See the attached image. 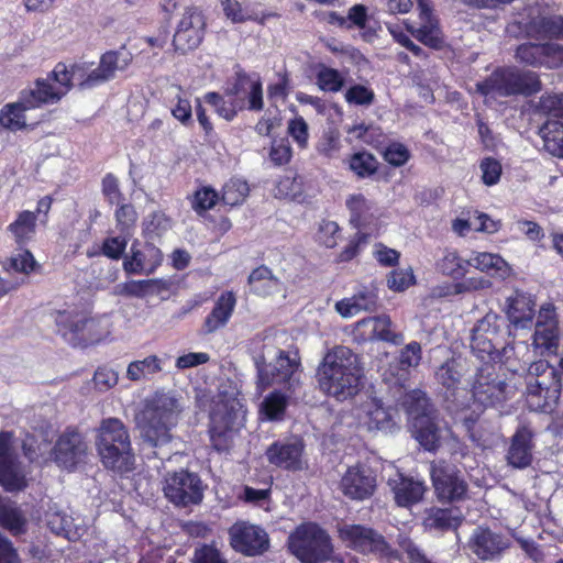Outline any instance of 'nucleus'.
Wrapping results in <instances>:
<instances>
[{
	"mask_svg": "<svg viewBox=\"0 0 563 563\" xmlns=\"http://www.w3.org/2000/svg\"><path fill=\"white\" fill-rule=\"evenodd\" d=\"M511 544L510 539L486 527L474 529L468 547L471 551L483 561H493L499 558Z\"/></svg>",
	"mask_w": 563,
	"mask_h": 563,
	"instance_id": "obj_22",
	"label": "nucleus"
},
{
	"mask_svg": "<svg viewBox=\"0 0 563 563\" xmlns=\"http://www.w3.org/2000/svg\"><path fill=\"white\" fill-rule=\"evenodd\" d=\"M21 93L33 109L40 108L43 104L55 103L62 99L60 92H57L56 86L48 77L37 79L34 88L23 89Z\"/></svg>",
	"mask_w": 563,
	"mask_h": 563,
	"instance_id": "obj_39",
	"label": "nucleus"
},
{
	"mask_svg": "<svg viewBox=\"0 0 563 563\" xmlns=\"http://www.w3.org/2000/svg\"><path fill=\"white\" fill-rule=\"evenodd\" d=\"M36 262L32 253L27 250H21L13 254L4 264L7 272L22 273L29 275L34 271Z\"/></svg>",
	"mask_w": 563,
	"mask_h": 563,
	"instance_id": "obj_57",
	"label": "nucleus"
},
{
	"mask_svg": "<svg viewBox=\"0 0 563 563\" xmlns=\"http://www.w3.org/2000/svg\"><path fill=\"white\" fill-rule=\"evenodd\" d=\"M340 489L345 497L352 500L367 499L376 489V476L366 466H351L340 481Z\"/></svg>",
	"mask_w": 563,
	"mask_h": 563,
	"instance_id": "obj_24",
	"label": "nucleus"
},
{
	"mask_svg": "<svg viewBox=\"0 0 563 563\" xmlns=\"http://www.w3.org/2000/svg\"><path fill=\"white\" fill-rule=\"evenodd\" d=\"M225 96L228 99L217 92H208L203 99L214 108L221 118L231 121L235 118L238 111L243 108V102L238 99V96L229 95V89H227Z\"/></svg>",
	"mask_w": 563,
	"mask_h": 563,
	"instance_id": "obj_45",
	"label": "nucleus"
},
{
	"mask_svg": "<svg viewBox=\"0 0 563 563\" xmlns=\"http://www.w3.org/2000/svg\"><path fill=\"white\" fill-rule=\"evenodd\" d=\"M240 93H243L247 99L250 110H263V85L257 74L249 75L244 71L236 74L234 85L229 88V95L239 96Z\"/></svg>",
	"mask_w": 563,
	"mask_h": 563,
	"instance_id": "obj_30",
	"label": "nucleus"
},
{
	"mask_svg": "<svg viewBox=\"0 0 563 563\" xmlns=\"http://www.w3.org/2000/svg\"><path fill=\"white\" fill-rule=\"evenodd\" d=\"M492 287V282L485 277H468L463 282L455 283L452 285H446L445 289H435L434 294L438 296H450V295H459L463 292H471L476 290H484Z\"/></svg>",
	"mask_w": 563,
	"mask_h": 563,
	"instance_id": "obj_51",
	"label": "nucleus"
},
{
	"mask_svg": "<svg viewBox=\"0 0 563 563\" xmlns=\"http://www.w3.org/2000/svg\"><path fill=\"white\" fill-rule=\"evenodd\" d=\"M209 434L218 452L228 451L245 420V410L239 393H219L211 402Z\"/></svg>",
	"mask_w": 563,
	"mask_h": 563,
	"instance_id": "obj_5",
	"label": "nucleus"
},
{
	"mask_svg": "<svg viewBox=\"0 0 563 563\" xmlns=\"http://www.w3.org/2000/svg\"><path fill=\"white\" fill-rule=\"evenodd\" d=\"M219 200L218 192L211 187L198 189L191 198V208L198 213L203 214L212 209Z\"/></svg>",
	"mask_w": 563,
	"mask_h": 563,
	"instance_id": "obj_60",
	"label": "nucleus"
},
{
	"mask_svg": "<svg viewBox=\"0 0 563 563\" xmlns=\"http://www.w3.org/2000/svg\"><path fill=\"white\" fill-rule=\"evenodd\" d=\"M180 400L172 393L157 391L145 401L136 422L141 435L153 446L167 443L170 430L179 420L183 411Z\"/></svg>",
	"mask_w": 563,
	"mask_h": 563,
	"instance_id": "obj_3",
	"label": "nucleus"
},
{
	"mask_svg": "<svg viewBox=\"0 0 563 563\" xmlns=\"http://www.w3.org/2000/svg\"><path fill=\"white\" fill-rule=\"evenodd\" d=\"M87 450V443L80 433L66 431L58 438L52 449V460L60 468L71 470L84 461Z\"/></svg>",
	"mask_w": 563,
	"mask_h": 563,
	"instance_id": "obj_25",
	"label": "nucleus"
},
{
	"mask_svg": "<svg viewBox=\"0 0 563 563\" xmlns=\"http://www.w3.org/2000/svg\"><path fill=\"white\" fill-rule=\"evenodd\" d=\"M501 322L498 314L489 312L473 328L471 347L478 357L485 358V355L490 356L496 351Z\"/></svg>",
	"mask_w": 563,
	"mask_h": 563,
	"instance_id": "obj_23",
	"label": "nucleus"
},
{
	"mask_svg": "<svg viewBox=\"0 0 563 563\" xmlns=\"http://www.w3.org/2000/svg\"><path fill=\"white\" fill-rule=\"evenodd\" d=\"M132 62V54L125 49L109 51L100 58V66L109 80L114 78L117 71L125 70Z\"/></svg>",
	"mask_w": 563,
	"mask_h": 563,
	"instance_id": "obj_50",
	"label": "nucleus"
},
{
	"mask_svg": "<svg viewBox=\"0 0 563 563\" xmlns=\"http://www.w3.org/2000/svg\"><path fill=\"white\" fill-rule=\"evenodd\" d=\"M476 90L488 99L515 95H531L540 90V81L533 73L516 68H498L487 79L476 84Z\"/></svg>",
	"mask_w": 563,
	"mask_h": 563,
	"instance_id": "obj_8",
	"label": "nucleus"
},
{
	"mask_svg": "<svg viewBox=\"0 0 563 563\" xmlns=\"http://www.w3.org/2000/svg\"><path fill=\"white\" fill-rule=\"evenodd\" d=\"M349 165L351 170L361 178L374 175L378 168L377 159L368 152H358L353 154L350 158Z\"/></svg>",
	"mask_w": 563,
	"mask_h": 563,
	"instance_id": "obj_53",
	"label": "nucleus"
},
{
	"mask_svg": "<svg viewBox=\"0 0 563 563\" xmlns=\"http://www.w3.org/2000/svg\"><path fill=\"white\" fill-rule=\"evenodd\" d=\"M539 110L548 115V120L563 122V93L542 96L539 101Z\"/></svg>",
	"mask_w": 563,
	"mask_h": 563,
	"instance_id": "obj_61",
	"label": "nucleus"
},
{
	"mask_svg": "<svg viewBox=\"0 0 563 563\" xmlns=\"http://www.w3.org/2000/svg\"><path fill=\"white\" fill-rule=\"evenodd\" d=\"M205 488L196 473L185 470L167 473L163 481L164 496L177 507L199 505L203 499Z\"/></svg>",
	"mask_w": 563,
	"mask_h": 563,
	"instance_id": "obj_11",
	"label": "nucleus"
},
{
	"mask_svg": "<svg viewBox=\"0 0 563 563\" xmlns=\"http://www.w3.org/2000/svg\"><path fill=\"white\" fill-rule=\"evenodd\" d=\"M437 267L443 275L459 279L468 272L470 260H464L454 250H446L438 261Z\"/></svg>",
	"mask_w": 563,
	"mask_h": 563,
	"instance_id": "obj_47",
	"label": "nucleus"
},
{
	"mask_svg": "<svg viewBox=\"0 0 563 563\" xmlns=\"http://www.w3.org/2000/svg\"><path fill=\"white\" fill-rule=\"evenodd\" d=\"M388 485L394 493L395 501L401 507L419 503L426 492L423 482L405 477L401 474H398L396 478H390Z\"/></svg>",
	"mask_w": 563,
	"mask_h": 563,
	"instance_id": "obj_31",
	"label": "nucleus"
},
{
	"mask_svg": "<svg viewBox=\"0 0 563 563\" xmlns=\"http://www.w3.org/2000/svg\"><path fill=\"white\" fill-rule=\"evenodd\" d=\"M87 314L75 306H67L53 313L57 333L70 344L80 343V333Z\"/></svg>",
	"mask_w": 563,
	"mask_h": 563,
	"instance_id": "obj_28",
	"label": "nucleus"
},
{
	"mask_svg": "<svg viewBox=\"0 0 563 563\" xmlns=\"http://www.w3.org/2000/svg\"><path fill=\"white\" fill-rule=\"evenodd\" d=\"M470 266H473L481 272L489 273L494 277L503 280L509 278L514 274L511 266L500 255L495 253H474L470 258Z\"/></svg>",
	"mask_w": 563,
	"mask_h": 563,
	"instance_id": "obj_35",
	"label": "nucleus"
},
{
	"mask_svg": "<svg viewBox=\"0 0 563 563\" xmlns=\"http://www.w3.org/2000/svg\"><path fill=\"white\" fill-rule=\"evenodd\" d=\"M236 306V296L233 291L222 292L214 302L211 312L206 317L205 331L212 333L223 328L233 314Z\"/></svg>",
	"mask_w": 563,
	"mask_h": 563,
	"instance_id": "obj_34",
	"label": "nucleus"
},
{
	"mask_svg": "<svg viewBox=\"0 0 563 563\" xmlns=\"http://www.w3.org/2000/svg\"><path fill=\"white\" fill-rule=\"evenodd\" d=\"M540 380L547 382L548 384L553 383L556 379V369L550 366V364L544 360H539L533 362L528 367L527 373V383Z\"/></svg>",
	"mask_w": 563,
	"mask_h": 563,
	"instance_id": "obj_62",
	"label": "nucleus"
},
{
	"mask_svg": "<svg viewBox=\"0 0 563 563\" xmlns=\"http://www.w3.org/2000/svg\"><path fill=\"white\" fill-rule=\"evenodd\" d=\"M345 206L350 212V223L356 229L368 225L375 216V205L363 194H352L346 198Z\"/></svg>",
	"mask_w": 563,
	"mask_h": 563,
	"instance_id": "obj_36",
	"label": "nucleus"
},
{
	"mask_svg": "<svg viewBox=\"0 0 563 563\" xmlns=\"http://www.w3.org/2000/svg\"><path fill=\"white\" fill-rule=\"evenodd\" d=\"M412 435L428 451H435L450 435V429L439 421L426 394L413 390L406 398Z\"/></svg>",
	"mask_w": 563,
	"mask_h": 563,
	"instance_id": "obj_6",
	"label": "nucleus"
},
{
	"mask_svg": "<svg viewBox=\"0 0 563 563\" xmlns=\"http://www.w3.org/2000/svg\"><path fill=\"white\" fill-rule=\"evenodd\" d=\"M528 34L537 38H561L563 40V16H541L531 21Z\"/></svg>",
	"mask_w": 563,
	"mask_h": 563,
	"instance_id": "obj_41",
	"label": "nucleus"
},
{
	"mask_svg": "<svg viewBox=\"0 0 563 563\" xmlns=\"http://www.w3.org/2000/svg\"><path fill=\"white\" fill-rule=\"evenodd\" d=\"M8 231L18 244L29 242L36 231V214L29 210L19 212L15 220L8 225Z\"/></svg>",
	"mask_w": 563,
	"mask_h": 563,
	"instance_id": "obj_42",
	"label": "nucleus"
},
{
	"mask_svg": "<svg viewBox=\"0 0 563 563\" xmlns=\"http://www.w3.org/2000/svg\"><path fill=\"white\" fill-rule=\"evenodd\" d=\"M362 377L363 368L358 356L344 345L329 350L316 369L319 390L339 401L352 398L358 393Z\"/></svg>",
	"mask_w": 563,
	"mask_h": 563,
	"instance_id": "obj_2",
	"label": "nucleus"
},
{
	"mask_svg": "<svg viewBox=\"0 0 563 563\" xmlns=\"http://www.w3.org/2000/svg\"><path fill=\"white\" fill-rule=\"evenodd\" d=\"M419 9V26L410 21L405 22L406 30L419 42L431 48H441L443 46V36L439 26V21L432 11L430 0H417Z\"/></svg>",
	"mask_w": 563,
	"mask_h": 563,
	"instance_id": "obj_20",
	"label": "nucleus"
},
{
	"mask_svg": "<svg viewBox=\"0 0 563 563\" xmlns=\"http://www.w3.org/2000/svg\"><path fill=\"white\" fill-rule=\"evenodd\" d=\"M164 361L156 354H150L142 360H134L126 367V378L131 382H150L163 372Z\"/></svg>",
	"mask_w": 563,
	"mask_h": 563,
	"instance_id": "obj_37",
	"label": "nucleus"
},
{
	"mask_svg": "<svg viewBox=\"0 0 563 563\" xmlns=\"http://www.w3.org/2000/svg\"><path fill=\"white\" fill-rule=\"evenodd\" d=\"M246 181L238 178L230 179L223 187L222 201L231 207L242 203L249 195Z\"/></svg>",
	"mask_w": 563,
	"mask_h": 563,
	"instance_id": "obj_54",
	"label": "nucleus"
},
{
	"mask_svg": "<svg viewBox=\"0 0 563 563\" xmlns=\"http://www.w3.org/2000/svg\"><path fill=\"white\" fill-rule=\"evenodd\" d=\"M505 311L514 327L528 329L533 323L536 301L531 295L517 290L506 299Z\"/></svg>",
	"mask_w": 563,
	"mask_h": 563,
	"instance_id": "obj_29",
	"label": "nucleus"
},
{
	"mask_svg": "<svg viewBox=\"0 0 563 563\" xmlns=\"http://www.w3.org/2000/svg\"><path fill=\"white\" fill-rule=\"evenodd\" d=\"M462 375L461 364L453 358L443 363L435 373L437 380L445 387L449 393L446 396L449 402L448 409L454 413L455 417L459 415V411H463L468 407V405L460 400L461 396L467 394L465 389L459 388Z\"/></svg>",
	"mask_w": 563,
	"mask_h": 563,
	"instance_id": "obj_26",
	"label": "nucleus"
},
{
	"mask_svg": "<svg viewBox=\"0 0 563 563\" xmlns=\"http://www.w3.org/2000/svg\"><path fill=\"white\" fill-rule=\"evenodd\" d=\"M338 531L342 541L355 551L365 554H384L387 551L384 538L368 527L342 523L339 526Z\"/></svg>",
	"mask_w": 563,
	"mask_h": 563,
	"instance_id": "obj_17",
	"label": "nucleus"
},
{
	"mask_svg": "<svg viewBox=\"0 0 563 563\" xmlns=\"http://www.w3.org/2000/svg\"><path fill=\"white\" fill-rule=\"evenodd\" d=\"M112 324L107 316L86 317V321L80 333V343L97 344L111 334Z\"/></svg>",
	"mask_w": 563,
	"mask_h": 563,
	"instance_id": "obj_40",
	"label": "nucleus"
},
{
	"mask_svg": "<svg viewBox=\"0 0 563 563\" xmlns=\"http://www.w3.org/2000/svg\"><path fill=\"white\" fill-rule=\"evenodd\" d=\"M317 85L325 92H338L344 86L343 75L331 67L322 66L317 73Z\"/></svg>",
	"mask_w": 563,
	"mask_h": 563,
	"instance_id": "obj_55",
	"label": "nucleus"
},
{
	"mask_svg": "<svg viewBox=\"0 0 563 563\" xmlns=\"http://www.w3.org/2000/svg\"><path fill=\"white\" fill-rule=\"evenodd\" d=\"M479 169L482 172V181L486 186H494L499 183L503 167L498 159L493 157H485L479 163Z\"/></svg>",
	"mask_w": 563,
	"mask_h": 563,
	"instance_id": "obj_63",
	"label": "nucleus"
},
{
	"mask_svg": "<svg viewBox=\"0 0 563 563\" xmlns=\"http://www.w3.org/2000/svg\"><path fill=\"white\" fill-rule=\"evenodd\" d=\"M559 341V323L555 309L553 305L547 303L539 310L532 344L542 355H551L556 353Z\"/></svg>",
	"mask_w": 563,
	"mask_h": 563,
	"instance_id": "obj_18",
	"label": "nucleus"
},
{
	"mask_svg": "<svg viewBox=\"0 0 563 563\" xmlns=\"http://www.w3.org/2000/svg\"><path fill=\"white\" fill-rule=\"evenodd\" d=\"M377 294L375 289L363 287L352 297L344 298L335 303L336 312L343 318H351L362 311H371L376 308Z\"/></svg>",
	"mask_w": 563,
	"mask_h": 563,
	"instance_id": "obj_32",
	"label": "nucleus"
},
{
	"mask_svg": "<svg viewBox=\"0 0 563 563\" xmlns=\"http://www.w3.org/2000/svg\"><path fill=\"white\" fill-rule=\"evenodd\" d=\"M249 284L261 296L272 295L280 289L279 279L266 266L255 268L249 276Z\"/></svg>",
	"mask_w": 563,
	"mask_h": 563,
	"instance_id": "obj_44",
	"label": "nucleus"
},
{
	"mask_svg": "<svg viewBox=\"0 0 563 563\" xmlns=\"http://www.w3.org/2000/svg\"><path fill=\"white\" fill-rule=\"evenodd\" d=\"M20 92L19 100L4 104L0 110V125L9 131L16 132L26 128L25 112L32 110Z\"/></svg>",
	"mask_w": 563,
	"mask_h": 563,
	"instance_id": "obj_38",
	"label": "nucleus"
},
{
	"mask_svg": "<svg viewBox=\"0 0 563 563\" xmlns=\"http://www.w3.org/2000/svg\"><path fill=\"white\" fill-rule=\"evenodd\" d=\"M52 452L45 439L26 434L19 440L12 432H0V485L8 492L24 489L31 479V466L47 465Z\"/></svg>",
	"mask_w": 563,
	"mask_h": 563,
	"instance_id": "obj_1",
	"label": "nucleus"
},
{
	"mask_svg": "<svg viewBox=\"0 0 563 563\" xmlns=\"http://www.w3.org/2000/svg\"><path fill=\"white\" fill-rule=\"evenodd\" d=\"M507 460L510 465L517 468H525L530 465L532 461V432L528 428L522 427L514 434Z\"/></svg>",
	"mask_w": 563,
	"mask_h": 563,
	"instance_id": "obj_33",
	"label": "nucleus"
},
{
	"mask_svg": "<svg viewBox=\"0 0 563 563\" xmlns=\"http://www.w3.org/2000/svg\"><path fill=\"white\" fill-rule=\"evenodd\" d=\"M289 395L282 390H273L264 397L260 406V415L269 421H277L284 418L288 406Z\"/></svg>",
	"mask_w": 563,
	"mask_h": 563,
	"instance_id": "obj_43",
	"label": "nucleus"
},
{
	"mask_svg": "<svg viewBox=\"0 0 563 563\" xmlns=\"http://www.w3.org/2000/svg\"><path fill=\"white\" fill-rule=\"evenodd\" d=\"M510 394V387L497 374L494 365L485 364L477 371L472 384V397L475 408L472 409L470 415L459 411L455 419L461 421L467 431H471L482 408L501 404Z\"/></svg>",
	"mask_w": 563,
	"mask_h": 563,
	"instance_id": "obj_7",
	"label": "nucleus"
},
{
	"mask_svg": "<svg viewBox=\"0 0 563 563\" xmlns=\"http://www.w3.org/2000/svg\"><path fill=\"white\" fill-rule=\"evenodd\" d=\"M47 77L63 98L70 90L73 81L75 82L74 66L68 69L65 64L58 63Z\"/></svg>",
	"mask_w": 563,
	"mask_h": 563,
	"instance_id": "obj_59",
	"label": "nucleus"
},
{
	"mask_svg": "<svg viewBox=\"0 0 563 563\" xmlns=\"http://www.w3.org/2000/svg\"><path fill=\"white\" fill-rule=\"evenodd\" d=\"M431 478L441 500H459L467 493V484L461 472L445 462L441 461L431 466Z\"/></svg>",
	"mask_w": 563,
	"mask_h": 563,
	"instance_id": "obj_12",
	"label": "nucleus"
},
{
	"mask_svg": "<svg viewBox=\"0 0 563 563\" xmlns=\"http://www.w3.org/2000/svg\"><path fill=\"white\" fill-rule=\"evenodd\" d=\"M162 262L163 253L156 245L134 241L123 258L122 267L130 275H151Z\"/></svg>",
	"mask_w": 563,
	"mask_h": 563,
	"instance_id": "obj_14",
	"label": "nucleus"
},
{
	"mask_svg": "<svg viewBox=\"0 0 563 563\" xmlns=\"http://www.w3.org/2000/svg\"><path fill=\"white\" fill-rule=\"evenodd\" d=\"M74 77L75 84L80 89H92L109 81L100 64L96 68H91L87 64L74 65Z\"/></svg>",
	"mask_w": 563,
	"mask_h": 563,
	"instance_id": "obj_46",
	"label": "nucleus"
},
{
	"mask_svg": "<svg viewBox=\"0 0 563 563\" xmlns=\"http://www.w3.org/2000/svg\"><path fill=\"white\" fill-rule=\"evenodd\" d=\"M542 44L525 43L516 51L519 62L534 67L542 66Z\"/></svg>",
	"mask_w": 563,
	"mask_h": 563,
	"instance_id": "obj_64",
	"label": "nucleus"
},
{
	"mask_svg": "<svg viewBox=\"0 0 563 563\" xmlns=\"http://www.w3.org/2000/svg\"><path fill=\"white\" fill-rule=\"evenodd\" d=\"M545 147L555 155L563 157V122L547 120L539 131Z\"/></svg>",
	"mask_w": 563,
	"mask_h": 563,
	"instance_id": "obj_48",
	"label": "nucleus"
},
{
	"mask_svg": "<svg viewBox=\"0 0 563 563\" xmlns=\"http://www.w3.org/2000/svg\"><path fill=\"white\" fill-rule=\"evenodd\" d=\"M305 443L298 437L274 442L266 450V457L271 464L288 471H301L307 467L305 459Z\"/></svg>",
	"mask_w": 563,
	"mask_h": 563,
	"instance_id": "obj_13",
	"label": "nucleus"
},
{
	"mask_svg": "<svg viewBox=\"0 0 563 563\" xmlns=\"http://www.w3.org/2000/svg\"><path fill=\"white\" fill-rule=\"evenodd\" d=\"M560 394L559 380L551 384L540 380L527 383V404L531 410L552 413L558 407Z\"/></svg>",
	"mask_w": 563,
	"mask_h": 563,
	"instance_id": "obj_27",
	"label": "nucleus"
},
{
	"mask_svg": "<svg viewBox=\"0 0 563 563\" xmlns=\"http://www.w3.org/2000/svg\"><path fill=\"white\" fill-rule=\"evenodd\" d=\"M232 547L246 555H258L269 547L268 534L258 526L238 522L230 528Z\"/></svg>",
	"mask_w": 563,
	"mask_h": 563,
	"instance_id": "obj_21",
	"label": "nucleus"
},
{
	"mask_svg": "<svg viewBox=\"0 0 563 563\" xmlns=\"http://www.w3.org/2000/svg\"><path fill=\"white\" fill-rule=\"evenodd\" d=\"M461 523V518L454 515L453 509H431L426 518V526L430 529L446 530L456 528Z\"/></svg>",
	"mask_w": 563,
	"mask_h": 563,
	"instance_id": "obj_52",
	"label": "nucleus"
},
{
	"mask_svg": "<svg viewBox=\"0 0 563 563\" xmlns=\"http://www.w3.org/2000/svg\"><path fill=\"white\" fill-rule=\"evenodd\" d=\"M353 335L358 342L384 341L395 345L404 342L402 333L394 331L393 322L387 314L357 321L353 329Z\"/></svg>",
	"mask_w": 563,
	"mask_h": 563,
	"instance_id": "obj_15",
	"label": "nucleus"
},
{
	"mask_svg": "<svg viewBox=\"0 0 563 563\" xmlns=\"http://www.w3.org/2000/svg\"><path fill=\"white\" fill-rule=\"evenodd\" d=\"M358 426L367 431L391 432L397 428V412L387 409L374 398L366 400L355 409Z\"/></svg>",
	"mask_w": 563,
	"mask_h": 563,
	"instance_id": "obj_19",
	"label": "nucleus"
},
{
	"mask_svg": "<svg viewBox=\"0 0 563 563\" xmlns=\"http://www.w3.org/2000/svg\"><path fill=\"white\" fill-rule=\"evenodd\" d=\"M162 284L159 279L129 280L119 284L114 292L119 296L143 298L147 295L155 294Z\"/></svg>",
	"mask_w": 563,
	"mask_h": 563,
	"instance_id": "obj_49",
	"label": "nucleus"
},
{
	"mask_svg": "<svg viewBox=\"0 0 563 563\" xmlns=\"http://www.w3.org/2000/svg\"><path fill=\"white\" fill-rule=\"evenodd\" d=\"M24 519L19 509L0 500V525L13 533H20Z\"/></svg>",
	"mask_w": 563,
	"mask_h": 563,
	"instance_id": "obj_58",
	"label": "nucleus"
},
{
	"mask_svg": "<svg viewBox=\"0 0 563 563\" xmlns=\"http://www.w3.org/2000/svg\"><path fill=\"white\" fill-rule=\"evenodd\" d=\"M223 13L232 23H243L256 20V14L239 0H221Z\"/></svg>",
	"mask_w": 563,
	"mask_h": 563,
	"instance_id": "obj_56",
	"label": "nucleus"
},
{
	"mask_svg": "<svg viewBox=\"0 0 563 563\" xmlns=\"http://www.w3.org/2000/svg\"><path fill=\"white\" fill-rule=\"evenodd\" d=\"M288 547L301 563L327 561L333 552L329 534L311 522L300 525L290 533Z\"/></svg>",
	"mask_w": 563,
	"mask_h": 563,
	"instance_id": "obj_9",
	"label": "nucleus"
},
{
	"mask_svg": "<svg viewBox=\"0 0 563 563\" xmlns=\"http://www.w3.org/2000/svg\"><path fill=\"white\" fill-rule=\"evenodd\" d=\"M96 448L102 464L114 472L125 474L134 470L135 456L130 435L118 418H107L97 429Z\"/></svg>",
	"mask_w": 563,
	"mask_h": 563,
	"instance_id": "obj_4",
	"label": "nucleus"
},
{
	"mask_svg": "<svg viewBox=\"0 0 563 563\" xmlns=\"http://www.w3.org/2000/svg\"><path fill=\"white\" fill-rule=\"evenodd\" d=\"M205 16L196 8H188L180 19L174 34L173 44L176 51L186 53L197 48L205 34Z\"/></svg>",
	"mask_w": 563,
	"mask_h": 563,
	"instance_id": "obj_16",
	"label": "nucleus"
},
{
	"mask_svg": "<svg viewBox=\"0 0 563 563\" xmlns=\"http://www.w3.org/2000/svg\"><path fill=\"white\" fill-rule=\"evenodd\" d=\"M257 371V390L263 393L271 386H282L287 391H294L299 385L300 360L286 352H278L276 360L260 366Z\"/></svg>",
	"mask_w": 563,
	"mask_h": 563,
	"instance_id": "obj_10",
	"label": "nucleus"
}]
</instances>
